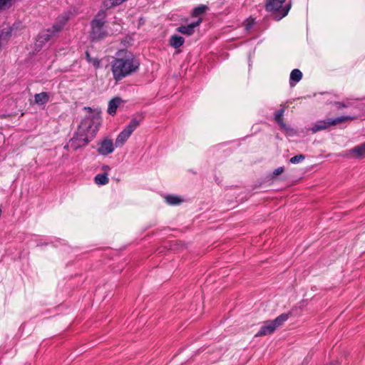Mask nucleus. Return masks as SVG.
Returning a JSON list of instances; mask_svg holds the SVG:
<instances>
[{
  "instance_id": "obj_16",
  "label": "nucleus",
  "mask_w": 365,
  "mask_h": 365,
  "mask_svg": "<svg viewBox=\"0 0 365 365\" xmlns=\"http://www.w3.org/2000/svg\"><path fill=\"white\" fill-rule=\"evenodd\" d=\"M302 78V73L300 70L295 68L292 71L289 77V84L291 86H294L298 83Z\"/></svg>"
},
{
  "instance_id": "obj_12",
  "label": "nucleus",
  "mask_w": 365,
  "mask_h": 365,
  "mask_svg": "<svg viewBox=\"0 0 365 365\" xmlns=\"http://www.w3.org/2000/svg\"><path fill=\"white\" fill-rule=\"evenodd\" d=\"M121 103H123V100L120 97H115L111 99L108 103V113L111 115H114Z\"/></svg>"
},
{
  "instance_id": "obj_23",
  "label": "nucleus",
  "mask_w": 365,
  "mask_h": 365,
  "mask_svg": "<svg viewBox=\"0 0 365 365\" xmlns=\"http://www.w3.org/2000/svg\"><path fill=\"white\" fill-rule=\"evenodd\" d=\"M86 58L88 62L92 63L96 68L100 67V61L97 58H92L88 51L86 52Z\"/></svg>"
},
{
  "instance_id": "obj_7",
  "label": "nucleus",
  "mask_w": 365,
  "mask_h": 365,
  "mask_svg": "<svg viewBox=\"0 0 365 365\" xmlns=\"http://www.w3.org/2000/svg\"><path fill=\"white\" fill-rule=\"evenodd\" d=\"M92 140L88 134L77 129L74 136L70 140V145L76 150L86 145Z\"/></svg>"
},
{
  "instance_id": "obj_11",
  "label": "nucleus",
  "mask_w": 365,
  "mask_h": 365,
  "mask_svg": "<svg viewBox=\"0 0 365 365\" xmlns=\"http://www.w3.org/2000/svg\"><path fill=\"white\" fill-rule=\"evenodd\" d=\"M276 329V326L272 324L271 321H267L264 323V324L260 328L259 331L255 334V336H266L267 334H271Z\"/></svg>"
},
{
  "instance_id": "obj_29",
  "label": "nucleus",
  "mask_w": 365,
  "mask_h": 365,
  "mask_svg": "<svg viewBox=\"0 0 365 365\" xmlns=\"http://www.w3.org/2000/svg\"><path fill=\"white\" fill-rule=\"evenodd\" d=\"M107 169H109V167L108 165L103 166V170H106Z\"/></svg>"
},
{
  "instance_id": "obj_25",
  "label": "nucleus",
  "mask_w": 365,
  "mask_h": 365,
  "mask_svg": "<svg viewBox=\"0 0 365 365\" xmlns=\"http://www.w3.org/2000/svg\"><path fill=\"white\" fill-rule=\"evenodd\" d=\"M283 172H284V168L283 167H279V168H276L273 171L272 174H273L274 176H277V175H279L282 174Z\"/></svg>"
},
{
  "instance_id": "obj_5",
  "label": "nucleus",
  "mask_w": 365,
  "mask_h": 365,
  "mask_svg": "<svg viewBox=\"0 0 365 365\" xmlns=\"http://www.w3.org/2000/svg\"><path fill=\"white\" fill-rule=\"evenodd\" d=\"M143 119V116L142 114H137L133 116L128 125L117 136L115 145L118 147L123 145L133 132L138 128Z\"/></svg>"
},
{
  "instance_id": "obj_15",
  "label": "nucleus",
  "mask_w": 365,
  "mask_h": 365,
  "mask_svg": "<svg viewBox=\"0 0 365 365\" xmlns=\"http://www.w3.org/2000/svg\"><path fill=\"white\" fill-rule=\"evenodd\" d=\"M50 96L49 94L46 92H41L40 93H36L34 96V101L36 104L39 106H43L47 103L49 101Z\"/></svg>"
},
{
  "instance_id": "obj_22",
  "label": "nucleus",
  "mask_w": 365,
  "mask_h": 365,
  "mask_svg": "<svg viewBox=\"0 0 365 365\" xmlns=\"http://www.w3.org/2000/svg\"><path fill=\"white\" fill-rule=\"evenodd\" d=\"M208 9V7L206 5H199L198 6L195 7L192 11V16L197 17L202 14H204L207 10Z\"/></svg>"
},
{
  "instance_id": "obj_8",
  "label": "nucleus",
  "mask_w": 365,
  "mask_h": 365,
  "mask_svg": "<svg viewBox=\"0 0 365 365\" xmlns=\"http://www.w3.org/2000/svg\"><path fill=\"white\" fill-rule=\"evenodd\" d=\"M115 149L113 140L109 138H105L98 143V153L101 155H107L113 152Z\"/></svg>"
},
{
  "instance_id": "obj_1",
  "label": "nucleus",
  "mask_w": 365,
  "mask_h": 365,
  "mask_svg": "<svg viewBox=\"0 0 365 365\" xmlns=\"http://www.w3.org/2000/svg\"><path fill=\"white\" fill-rule=\"evenodd\" d=\"M139 67L138 59L127 50L119 51L116 57L110 62V70L113 79L116 82L137 72Z\"/></svg>"
},
{
  "instance_id": "obj_14",
  "label": "nucleus",
  "mask_w": 365,
  "mask_h": 365,
  "mask_svg": "<svg viewBox=\"0 0 365 365\" xmlns=\"http://www.w3.org/2000/svg\"><path fill=\"white\" fill-rule=\"evenodd\" d=\"M350 153L354 157L362 158L365 157V142L357 146L354 147L349 150Z\"/></svg>"
},
{
  "instance_id": "obj_3",
  "label": "nucleus",
  "mask_w": 365,
  "mask_h": 365,
  "mask_svg": "<svg viewBox=\"0 0 365 365\" xmlns=\"http://www.w3.org/2000/svg\"><path fill=\"white\" fill-rule=\"evenodd\" d=\"M286 1L287 0H266L265 9L274 14V19L279 21L286 16L291 9V2L283 6Z\"/></svg>"
},
{
  "instance_id": "obj_9",
  "label": "nucleus",
  "mask_w": 365,
  "mask_h": 365,
  "mask_svg": "<svg viewBox=\"0 0 365 365\" xmlns=\"http://www.w3.org/2000/svg\"><path fill=\"white\" fill-rule=\"evenodd\" d=\"M57 34L58 32L51 26L49 29L42 31L38 34L37 41L41 45L45 44L55 37Z\"/></svg>"
},
{
  "instance_id": "obj_17",
  "label": "nucleus",
  "mask_w": 365,
  "mask_h": 365,
  "mask_svg": "<svg viewBox=\"0 0 365 365\" xmlns=\"http://www.w3.org/2000/svg\"><path fill=\"white\" fill-rule=\"evenodd\" d=\"M184 42L185 39L183 37L175 34L173 35L169 41L170 45L175 48H178L182 46Z\"/></svg>"
},
{
  "instance_id": "obj_20",
  "label": "nucleus",
  "mask_w": 365,
  "mask_h": 365,
  "mask_svg": "<svg viewBox=\"0 0 365 365\" xmlns=\"http://www.w3.org/2000/svg\"><path fill=\"white\" fill-rule=\"evenodd\" d=\"M289 319V314H282L278 316L275 319L271 321L274 326H276V329L281 325L283 324L284 322H286Z\"/></svg>"
},
{
  "instance_id": "obj_27",
  "label": "nucleus",
  "mask_w": 365,
  "mask_h": 365,
  "mask_svg": "<svg viewBox=\"0 0 365 365\" xmlns=\"http://www.w3.org/2000/svg\"><path fill=\"white\" fill-rule=\"evenodd\" d=\"M252 25H253V22H250V21H249V22H247V23L246 24V25H245V29H246V30H249V29H251V27L252 26Z\"/></svg>"
},
{
  "instance_id": "obj_13",
  "label": "nucleus",
  "mask_w": 365,
  "mask_h": 365,
  "mask_svg": "<svg viewBox=\"0 0 365 365\" xmlns=\"http://www.w3.org/2000/svg\"><path fill=\"white\" fill-rule=\"evenodd\" d=\"M68 17L66 15H62L57 18L56 21L53 24L52 27L58 33L60 32L66 24Z\"/></svg>"
},
{
  "instance_id": "obj_2",
  "label": "nucleus",
  "mask_w": 365,
  "mask_h": 365,
  "mask_svg": "<svg viewBox=\"0 0 365 365\" xmlns=\"http://www.w3.org/2000/svg\"><path fill=\"white\" fill-rule=\"evenodd\" d=\"M106 13L104 10H100L91 22V31L90 38L92 41H98L108 35L104 28Z\"/></svg>"
},
{
  "instance_id": "obj_18",
  "label": "nucleus",
  "mask_w": 365,
  "mask_h": 365,
  "mask_svg": "<svg viewBox=\"0 0 365 365\" xmlns=\"http://www.w3.org/2000/svg\"><path fill=\"white\" fill-rule=\"evenodd\" d=\"M284 111L285 108H282L274 113L275 121L283 128H286V125L283 121V115Z\"/></svg>"
},
{
  "instance_id": "obj_30",
  "label": "nucleus",
  "mask_w": 365,
  "mask_h": 365,
  "mask_svg": "<svg viewBox=\"0 0 365 365\" xmlns=\"http://www.w3.org/2000/svg\"><path fill=\"white\" fill-rule=\"evenodd\" d=\"M85 109H88V110H91V108H89V107H88V108H86H86H85Z\"/></svg>"
},
{
  "instance_id": "obj_10",
  "label": "nucleus",
  "mask_w": 365,
  "mask_h": 365,
  "mask_svg": "<svg viewBox=\"0 0 365 365\" xmlns=\"http://www.w3.org/2000/svg\"><path fill=\"white\" fill-rule=\"evenodd\" d=\"M202 22V19L200 18L197 21L191 23L187 26H180L176 29V31L185 35L190 36L194 34L195 29Z\"/></svg>"
},
{
  "instance_id": "obj_6",
  "label": "nucleus",
  "mask_w": 365,
  "mask_h": 365,
  "mask_svg": "<svg viewBox=\"0 0 365 365\" xmlns=\"http://www.w3.org/2000/svg\"><path fill=\"white\" fill-rule=\"evenodd\" d=\"M356 118L354 116L342 115L335 118H327L325 120H318L314 123L311 130L313 133H317L318 131L325 130L331 125H336L347 120H355Z\"/></svg>"
},
{
  "instance_id": "obj_19",
  "label": "nucleus",
  "mask_w": 365,
  "mask_h": 365,
  "mask_svg": "<svg viewBox=\"0 0 365 365\" xmlns=\"http://www.w3.org/2000/svg\"><path fill=\"white\" fill-rule=\"evenodd\" d=\"M165 202L170 205H179L182 200L177 195H168L165 197Z\"/></svg>"
},
{
  "instance_id": "obj_4",
  "label": "nucleus",
  "mask_w": 365,
  "mask_h": 365,
  "mask_svg": "<svg viewBox=\"0 0 365 365\" xmlns=\"http://www.w3.org/2000/svg\"><path fill=\"white\" fill-rule=\"evenodd\" d=\"M100 124L101 118L98 115H88L83 118L78 129L93 139L98 130Z\"/></svg>"
},
{
  "instance_id": "obj_24",
  "label": "nucleus",
  "mask_w": 365,
  "mask_h": 365,
  "mask_svg": "<svg viewBox=\"0 0 365 365\" xmlns=\"http://www.w3.org/2000/svg\"><path fill=\"white\" fill-rule=\"evenodd\" d=\"M305 159V155L302 154L297 155L289 159V163L292 164H297L301 163Z\"/></svg>"
},
{
  "instance_id": "obj_21",
  "label": "nucleus",
  "mask_w": 365,
  "mask_h": 365,
  "mask_svg": "<svg viewBox=\"0 0 365 365\" xmlns=\"http://www.w3.org/2000/svg\"><path fill=\"white\" fill-rule=\"evenodd\" d=\"M94 181L97 185H106L109 180L106 173L98 174L94 178Z\"/></svg>"
},
{
  "instance_id": "obj_26",
  "label": "nucleus",
  "mask_w": 365,
  "mask_h": 365,
  "mask_svg": "<svg viewBox=\"0 0 365 365\" xmlns=\"http://www.w3.org/2000/svg\"><path fill=\"white\" fill-rule=\"evenodd\" d=\"M335 104L338 106V108H346L348 106V105L342 102H336Z\"/></svg>"
},
{
  "instance_id": "obj_28",
  "label": "nucleus",
  "mask_w": 365,
  "mask_h": 365,
  "mask_svg": "<svg viewBox=\"0 0 365 365\" xmlns=\"http://www.w3.org/2000/svg\"><path fill=\"white\" fill-rule=\"evenodd\" d=\"M10 0H0V7L6 5Z\"/></svg>"
}]
</instances>
